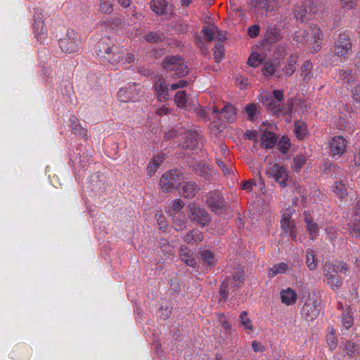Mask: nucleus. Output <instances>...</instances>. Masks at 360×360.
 <instances>
[{"label":"nucleus","mask_w":360,"mask_h":360,"mask_svg":"<svg viewBox=\"0 0 360 360\" xmlns=\"http://www.w3.org/2000/svg\"><path fill=\"white\" fill-rule=\"evenodd\" d=\"M206 203L211 210L217 214L225 207V201L219 191H212L207 194Z\"/></svg>","instance_id":"obj_7"},{"label":"nucleus","mask_w":360,"mask_h":360,"mask_svg":"<svg viewBox=\"0 0 360 360\" xmlns=\"http://www.w3.org/2000/svg\"><path fill=\"white\" fill-rule=\"evenodd\" d=\"M295 63H296V57L291 56L289 58L288 65L284 68V72L286 75L290 76L295 71Z\"/></svg>","instance_id":"obj_52"},{"label":"nucleus","mask_w":360,"mask_h":360,"mask_svg":"<svg viewBox=\"0 0 360 360\" xmlns=\"http://www.w3.org/2000/svg\"><path fill=\"white\" fill-rule=\"evenodd\" d=\"M202 141L201 134L197 129H189L186 131L185 144L187 148H194Z\"/></svg>","instance_id":"obj_17"},{"label":"nucleus","mask_w":360,"mask_h":360,"mask_svg":"<svg viewBox=\"0 0 360 360\" xmlns=\"http://www.w3.org/2000/svg\"><path fill=\"white\" fill-rule=\"evenodd\" d=\"M153 87L158 94V99L160 102H165L168 96V88L165 79L162 76H157L154 81Z\"/></svg>","instance_id":"obj_13"},{"label":"nucleus","mask_w":360,"mask_h":360,"mask_svg":"<svg viewBox=\"0 0 360 360\" xmlns=\"http://www.w3.org/2000/svg\"><path fill=\"white\" fill-rule=\"evenodd\" d=\"M165 159V154H158L153 157V160L148 163L146 169V173L148 177H152L155 174Z\"/></svg>","instance_id":"obj_21"},{"label":"nucleus","mask_w":360,"mask_h":360,"mask_svg":"<svg viewBox=\"0 0 360 360\" xmlns=\"http://www.w3.org/2000/svg\"><path fill=\"white\" fill-rule=\"evenodd\" d=\"M112 0H100V9L105 13H110L113 11Z\"/></svg>","instance_id":"obj_57"},{"label":"nucleus","mask_w":360,"mask_h":360,"mask_svg":"<svg viewBox=\"0 0 360 360\" xmlns=\"http://www.w3.org/2000/svg\"><path fill=\"white\" fill-rule=\"evenodd\" d=\"M96 53L103 61L110 63L112 65L120 64L124 56V51L112 45L109 38H103L97 44Z\"/></svg>","instance_id":"obj_1"},{"label":"nucleus","mask_w":360,"mask_h":360,"mask_svg":"<svg viewBox=\"0 0 360 360\" xmlns=\"http://www.w3.org/2000/svg\"><path fill=\"white\" fill-rule=\"evenodd\" d=\"M344 229L352 237L360 240V220L354 219L347 223Z\"/></svg>","instance_id":"obj_29"},{"label":"nucleus","mask_w":360,"mask_h":360,"mask_svg":"<svg viewBox=\"0 0 360 360\" xmlns=\"http://www.w3.org/2000/svg\"><path fill=\"white\" fill-rule=\"evenodd\" d=\"M202 264L205 267L213 268L217 264L215 255L208 250H203L199 252Z\"/></svg>","instance_id":"obj_22"},{"label":"nucleus","mask_w":360,"mask_h":360,"mask_svg":"<svg viewBox=\"0 0 360 360\" xmlns=\"http://www.w3.org/2000/svg\"><path fill=\"white\" fill-rule=\"evenodd\" d=\"M262 61V58L259 53H252L248 60V64L252 68L258 67Z\"/></svg>","instance_id":"obj_53"},{"label":"nucleus","mask_w":360,"mask_h":360,"mask_svg":"<svg viewBox=\"0 0 360 360\" xmlns=\"http://www.w3.org/2000/svg\"><path fill=\"white\" fill-rule=\"evenodd\" d=\"M338 127L340 130L347 131L349 133L354 131L353 126L350 125L345 119L340 117L338 120Z\"/></svg>","instance_id":"obj_62"},{"label":"nucleus","mask_w":360,"mask_h":360,"mask_svg":"<svg viewBox=\"0 0 360 360\" xmlns=\"http://www.w3.org/2000/svg\"><path fill=\"white\" fill-rule=\"evenodd\" d=\"M312 69V64L309 61H306L301 68L300 75L304 81L310 78L311 70Z\"/></svg>","instance_id":"obj_50"},{"label":"nucleus","mask_w":360,"mask_h":360,"mask_svg":"<svg viewBox=\"0 0 360 360\" xmlns=\"http://www.w3.org/2000/svg\"><path fill=\"white\" fill-rule=\"evenodd\" d=\"M179 259L187 266L195 267L197 262L193 253L187 248L181 247L179 250Z\"/></svg>","instance_id":"obj_20"},{"label":"nucleus","mask_w":360,"mask_h":360,"mask_svg":"<svg viewBox=\"0 0 360 360\" xmlns=\"http://www.w3.org/2000/svg\"><path fill=\"white\" fill-rule=\"evenodd\" d=\"M240 323L242 326L245 328V329L248 330H252L253 327L252 324V321L248 317V314L246 311H242L239 316Z\"/></svg>","instance_id":"obj_48"},{"label":"nucleus","mask_w":360,"mask_h":360,"mask_svg":"<svg viewBox=\"0 0 360 360\" xmlns=\"http://www.w3.org/2000/svg\"><path fill=\"white\" fill-rule=\"evenodd\" d=\"M204 238L203 233L199 230L194 229L184 236V241L187 244H197L201 242Z\"/></svg>","instance_id":"obj_26"},{"label":"nucleus","mask_w":360,"mask_h":360,"mask_svg":"<svg viewBox=\"0 0 360 360\" xmlns=\"http://www.w3.org/2000/svg\"><path fill=\"white\" fill-rule=\"evenodd\" d=\"M216 161L219 167L221 169V170L224 174H228L233 172V167L231 165V163H229V165H227L225 162L219 159H217Z\"/></svg>","instance_id":"obj_60"},{"label":"nucleus","mask_w":360,"mask_h":360,"mask_svg":"<svg viewBox=\"0 0 360 360\" xmlns=\"http://www.w3.org/2000/svg\"><path fill=\"white\" fill-rule=\"evenodd\" d=\"M283 39V35L279 27L274 24L267 25L264 34V41L269 44L277 43Z\"/></svg>","instance_id":"obj_12"},{"label":"nucleus","mask_w":360,"mask_h":360,"mask_svg":"<svg viewBox=\"0 0 360 360\" xmlns=\"http://www.w3.org/2000/svg\"><path fill=\"white\" fill-rule=\"evenodd\" d=\"M262 103L268 111L272 112L274 114L281 112L280 103L274 100V98L269 94H265L262 96Z\"/></svg>","instance_id":"obj_18"},{"label":"nucleus","mask_w":360,"mask_h":360,"mask_svg":"<svg viewBox=\"0 0 360 360\" xmlns=\"http://www.w3.org/2000/svg\"><path fill=\"white\" fill-rule=\"evenodd\" d=\"M347 141L342 136H335L330 142V153L333 157H340L346 150Z\"/></svg>","instance_id":"obj_10"},{"label":"nucleus","mask_w":360,"mask_h":360,"mask_svg":"<svg viewBox=\"0 0 360 360\" xmlns=\"http://www.w3.org/2000/svg\"><path fill=\"white\" fill-rule=\"evenodd\" d=\"M306 32H297L295 34L293 40L296 41L297 43H301V44H311V41H309V38H306L305 36Z\"/></svg>","instance_id":"obj_59"},{"label":"nucleus","mask_w":360,"mask_h":360,"mask_svg":"<svg viewBox=\"0 0 360 360\" xmlns=\"http://www.w3.org/2000/svg\"><path fill=\"white\" fill-rule=\"evenodd\" d=\"M32 26L37 38H41V37H43L46 32V29L44 27V22L40 20L39 22H34Z\"/></svg>","instance_id":"obj_51"},{"label":"nucleus","mask_w":360,"mask_h":360,"mask_svg":"<svg viewBox=\"0 0 360 360\" xmlns=\"http://www.w3.org/2000/svg\"><path fill=\"white\" fill-rule=\"evenodd\" d=\"M233 288L231 285L230 278L226 277L224 281L222 282L220 289H219V295H220V300H226L228 297L230 288Z\"/></svg>","instance_id":"obj_38"},{"label":"nucleus","mask_w":360,"mask_h":360,"mask_svg":"<svg viewBox=\"0 0 360 360\" xmlns=\"http://www.w3.org/2000/svg\"><path fill=\"white\" fill-rule=\"evenodd\" d=\"M200 188L194 181H188L182 188V195L185 198H192L199 191Z\"/></svg>","instance_id":"obj_27"},{"label":"nucleus","mask_w":360,"mask_h":360,"mask_svg":"<svg viewBox=\"0 0 360 360\" xmlns=\"http://www.w3.org/2000/svg\"><path fill=\"white\" fill-rule=\"evenodd\" d=\"M334 267V270L337 272L343 274L344 275L347 276L349 273V266L342 261H335L333 264H331Z\"/></svg>","instance_id":"obj_45"},{"label":"nucleus","mask_w":360,"mask_h":360,"mask_svg":"<svg viewBox=\"0 0 360 360\" xmlns=\"http://www.w3.org/2000/svg\"><path fill=\"white\" fill-rule=\"evenodd\" d=\"M219 32V29L215 25H210L203 27L201 33L203 34L204 38L208 41L211 42L216 37L217 33Z\"/></svg>","instance_id":"obj_34"},{"label":"nucleus","mask_w":360,"mask_h":360,"mask_svg":"<svg viewBox=\"0 0 360 360\" xmlns=\"http://www.w3.org/2000/svg\"><path fill=\"white\" fill-rule=\"evenodd\" d=\"M184 206V202L181 199L173 200L168 206V212L173 215L174 213H180L179 212Z\"/></svg>","instance_id":"obj_39"},{"label":"nucleus","mask_w":360,"mask_h":360,"mask_svg":"<svg viewBox=\"0 0 360 360\" xmlns=\"http://www.w3.org/2000/svg\"><path fill=\"white\" fill-rule=\"evenodd\" d=\"M174 101L179 107L183 108L186 106L188 101L187 94L185 91H179L176 93Z\"/></svg>","instance_id":"obj_46"},{"label":"nucleus","mask_w":360,"mask_h":360,"mask_svg":"<svg viewBox=\"0 0 360 360\" xmlns=\"http://www.w3.org/2000/svg\"><path fill=\"white\" fill-rule=\"evenodd\" d=\"M267 174L273 177L275 181L278 183L282 188L287 186V181L288 180V174L286 169L278 164H274L271 166Z\"/></svg>","instance_id":"obj_9"},{"label":"nucleus","mask_w":360,"mask_h":360,"mask_svg":"<svg viewBox=\"0 0 360 360\" xmlns=\"http://www.w3.org/2000/svg\"><path fill=\"white\" fill-rule=\"evenodd\" d=\"M150 9L158 15H167L173 11L172 5L167 0H152L150 2Z\"/></svg>","instance_id":"obj_11"},{"label":"nucleus","mask_w":360,"mask_h":360,"mask_svg":"<svg viewBox=\"0 0 360 360\" xmlns=\"http://www.w3.org/2000/svg\"><path fill=\"white\" fill-rule=\"evenodd\" d=\"M81 44V39L78 33L73 30H68L66 34L58 40V45L62 51L66 53L77 52Z\"/></svg>","instance_id":"obj_4"},{"label":"nucleus","mask_w":360,"mask_h":360,"mask_svg":"<svg viewBox=\"0 0 360 360\" xmlns=\"http://www.w3.org/2000/svg\"><path fill=\"white\" fill-rule=\"evenodd\" d=\"M293 13L296 20L302 22L309 20L311 18L307 6H305V1L302 5L297 6L293 11Z\"/></svg>","instance_id":"obj_31"},{"label":"nucleus","mask_w":360,"mask_h":360,"mask_svg":"<svg viewBox=\"0 0 360 360\" xmlns=\"http://www.w3.org/2000/svg\"><path fill=\"white\" fill-rule=\"evenodd\" d=\"M243 274L239 271L236 272L233 277L230 278L231 285L233 286V288H236L243 282Z\"/></svg>","instance_id":"obj_63"},{"label":"nucleus","mask_w":360,"mask_h":360,"mask_svg":"<svg viewBox=\"0 0 360 360\" xmlns=\"http://www.w3.org/2000/svg\"><path fill=\"white\" fill-rule=\"evenodd\" d=\"M294 132L298 139H304L307 134L306 125L300 122H295Z\"/></svg>","instance_id":"obj_47"},{"label":"nucleus","mask_w":360,"mask_h":360,"mask_svg":"<svg viewBox=\"0 0 360 360\" xmlns=\"http://www.w3.org/2000/svg\"><path fill=\"white\" fill-rule=\"evenodd\" d=\"M162 67L173 78L184 77L188 72L184 59L179 56H166L162 63Z\"/></svg>","instance_id":"obj_2"},{"label":"nucleus","mask_w":360,"mask_h":360,"mask_svg":"<svg viewBox=\"0 0 360 360\" xmlns=\"http://www.w3.org/2000/svg\"><path fill=\"white\" fill-rule=\"evenodd\" d=\"M354 319L352 315L347 312L346 314H344L342 317V326L347 329H349L353 325Z\"/></svg>","instance_id":"obj_58"},{"label":"nucleus","mask_w":360,"mask_h":360,"mask_svg":"<svg viewBox=\"0 0 360 360\" xmlns=\"http://www.w3.org/2000/svg\"><path fill=\"white\" fill-rule=\"evenodd\" d=\"M173 224L175 230L180 231L186 228L187 220L181 213H174L173 215Z\"/></svg>","instance_id":"obj_33"},{"label":"nucleus","mask_w":360,"mask_h":360,"mask_svg":"<svg viewBox=\"0 0 360 360\" xmlns=\"http://www.w3.org/2000/svg\"><path fill=\"white\" fill-rule=\"evenodd\" d=\"M213 51H214V56L215 61L217 63H219L224 56V46L220 43H217L215 45Z\"/></svg>","instance_id":"obj_56"},{"label":"nucleus","mask_w":360,"mask_h":360,"mask_svg":"<svg viewBox=\"0 0 360 360\" xmlns=\"http://www.w3.org/2000/svg\"><path fill=\"white\" fill-rule=\"evenodd\" d=\"M213 112L220 113L221 116L228 122H233L236 118V108L231 104L225 105L220 112L214 108Z\"/></svg>","instance_id":"obj_16"},{"label":"nucleus","mask_w":360,"mask_h":360,"mask_svg":"<svg viewBox=\"0 0 360 360\" xmlns=\"http://www.w3.org/2000/svg\"><path fill=\"white\" fill-rule=\"evenodd\" d=\"M326 342L328 345L330 349L333 350L337 347V339L335 336V330L332 328L326 335Z\"/></svg>","instance_id":"obj_54"},{"label":"nucleus","mask_w":360,"mask_h":360,"mask_svg":"<svg viewBox=\"0 0 360 360\" xmlns=\"http://www.w3.org/2000/svg\"><path fill=\"white\" fill-rule=\"evenodd\" d=\"M333 191L340 198H344L347 195V188L345 184L341 181H335V186L333 187Z\"/></svg>","instance_id":"obj_49"},{"label":"nucleus","mask_w":360,"mask_h":360,"mask_svg":"<svg viewBox=\"0 0 360 360\" xmlns=\"http://www.w3.org/2000/svg\"><path fill=\"white\" fill-rule=\"evenodd\" d=\"M127 91V94L129 95L127 98H129L130 101L134 102L139 98L141 89L140 85L136 83L129 84L127 86L124 87Z\"/></svg>","instance_id":"obj_32"},{"label":"nucleus","mask_w":360,"mask_h":360,"mask_svg":"<svg viewBox=\"0 0 360 360\" xmlns=\"http://www.w3.org/2000/svg\"><path fill=\"white\" fill-rule=\"evenodd\" d=\"M143 38L145 41L149 43H158L164 40V34L160 31L149 32L146 34Z\"/></svg>","instance_id":"obj_37"},{"label":"nucleus","mask_w":360,"mask_h":360,"mask_svg":"<svg viewBox=\"0 0 360 360\" xmlns=\"http://www.w3.org/2000/svg\"><path fill=\"white\" fill-rule=\"evenodd\" d=\"M345 350L347 352V354L350 356H352L355 354H360V347L359 345L355 342L349 340L347 341L345 346Z\"/></svg>","instance_id":"obj_42"},{"label":"nucleus","mask_w":360,"mask_h":360,"mask_svg":"<svg viewBox=\"0 0 360 360\" xmlns=\"http://www.w3.org/2000/svg\"><path fill=\"white\" fill-rule=\"evenodd\" d=\"M182 181L181 173L176 169H172L162 175L159 184L162 191L170 192L174 189H177Z\"/></svg>","instance_id":"obj_3"},{"label":"nucleus","mask_w":360,"mask_h":360,"mask_svg":"<svg viewBox=\"0 0 360 360\" xmlns=\"http://www.w3.org/2000/svg\"><path fill=\"white\" fill-rule=\"evenodd\" d=\"M260 106L256 103H249L243 109V112L246 114L248 120L252 122H255L259 118Z\"/></svg>","instance_id":"obj_25"},{"label":"nucleus","mask_w":360,"mask_h":360,"mask_svg":"<svg viewBox=\"0 0 360 360\" xmlns=\"http://www.w3.org/2000/svg\"><path fill=\"white\" fill-rule=\"evenodd\" d=\"M302 314L307 321H311L318 317L319 310L316 306L306 303L302 309Z\"/></svg>","instance_id":"obj_24"},{"label":"nucleus","mask_w":360,"mask_h":360,"mask_svg":"<svg viewBox=\"0 0 360 360\" xmlns=\"http://www.w3.org/2000/svg\"><path fill=\"white\" fill-rule=\"evenodd\" d=\"M291 146L288 136H283L278 143V148L283 153L286 154Z\"/></svg>","instance_id":"obj_43"},{"label":"nucleus","mask_w":360,"mask_h":360,"mask_svg":"<svg viewBox=\"0 0 360 360\" xmlns=\"http://www.w3.org/2000/svg\"><path fill=\"white\" fill-rule=\"evenodd\" d=\"M278 141L276 134L269 131H264L261 136V145L263 148L271 149Z\"/></svg>","instance_id":"obj_19"},{"label":"nucleus","mask_w":360,"mask_h":360,"mask_svg":"<svg viewBox=\"0 0 360 360\" xmlns=\"http://www.w3.org/2000/svg\"><path fill=\"white\" fill-rule=\"evenodd\" d=\"M337 77L338 79H340L343 82L347 84H349L354 80V76L352 75L351 70H340Z\"/></svg>","instance_id":"obj_44"},{"label":"nucleus","mask_w":360,"mask_h":360,"mask_svg":"<svg viewBox=\"0 0 360 360\" xmlns=\"http://www.w3.org/2000/svg\"><path fill=\"white\" fill-rule=\"evenodd\" d=\"M288 269V265L285 263H279L275 264L273 267L269 269L268 276L270 278L276 276L277 274H282L286 272Z\"/></svg>","instance_id":"obj_36"},{"label":"nucleus","mask_w":360,"mask_h":360,"mask_svg":"<svg viewBox=\"0 0 360 360\" xmlns=\"http://www.w3.org/2000/svg\"><path fill=\"white\" fill-rule=\"evenodd\" d=\"M306 158L304 155H297L293 158V162L291 165L292 169L296 172H298L300 171L302 167L306 163Z\"/></svg>","instance_id":"obj_40"},{"label":"nucleus","mask_w":360,"mask_h":360,"mask_svg":"<svg viewBox=\"0 0 360 360\" xmlns=\"http://www.w3.org/2000/svg\"><path fill=\"white\" fill-rule=\"evenodd\" d=\"M187 213L190 221L202 228L207 226L211 219L210 214L205 209L194 204L188 205Z\"/></svg>","instance_id":"obj_5"},{"label":"nucleus","mask_w":360,"mask_h":360,"mask_svg":"<svg viewBox=\"0 0 360 360\" xmlns=\"http://www.w3.org/2000/svg\"><path fill=\"white\" fill-rule=\"evenodd\" d=\"M310 32L311 34L313 36V39H309V41H311V42L314 41L315 44H316L317 41L321 39L323 34L320 28L317 25H311L310 27Z\"/></svg>","instance_id":"obj_55"},{"label":"nucleus","mask_w":360,"mask_h":360,"mask_svg":"<svg viewBox=\"0 0 360 360\" xmlns=\"http://www.w3.org/2000/svg\"><path fill=\"white\" fill-rule=\"evenodd\" d=\"M195 172L205 180H210L212 177V171L205 163L198 164L195 168Z\"/></svg>","instance_id":"obj_35"},{"label":"nucleus","mask_w":360,"mask_h":360,"mask_svg":"<svg viewBox=\"0 0 360 360\" xmlns=\"http://www.w3.org/2000/svg\"><path fill=\"white\" fill-rule=\"evenodd\" d=\"M323 276L326 279L327 284L334 292H338L342 287V281L330 263L327 262L323 266Z\"/></svg>","instance_id":"obj_6"},{"label":"nucleus","mask_w":360,"mask_h":360,"mask_svg":"<svg viewBox=\"0 0 360 360\" xmlns=\"http://www.w3.org/2000/svg\"><path fill=\"white\" fill-rule=\"evenodd\" d=\"M305 6L311 18L319 16L324 10V4L320 0H306Z\"/></svg>","instance_id":"obj_15"},{"label":"nucleus","mask_w":360,"mask_h":360,"mask_svg":"<svg viewBox=\"0 0 360 360\" xmlns=\"http://www.w3.org/2000/svg\"><path fill=\"white\" fill-rule=\"evenodd\" d=\"M263 74L265 76L272 75L275 72V66L271 62H266L264 63V67L262 68Z\"/></svg>","instance_id":"obj_64"},{"label":"nucleus","mask_w":360,"mask_h":360,"mask_svg":"<svg viewBox=\"0 0 360 360\" xmlns=\"http://www.w3.org/2000/svg\"><path fill=\"white\" fill-rule=\"evenodd\" d=\"M70 121L73 134L84 139L88 138L87 130L81 126L76 117H71Z\"/></svg>","instance_id":"obj_30"},{"label":"nucleus","mask_w":360,"mask_h":360,"mask_svg":"<svg viewBox=\"0 0 360 360\" xmlns=\"http://www.w3.org/2000/svg\"><path fill=\"white\" fill-rule=\"evenodd\" d=\"M304 222L306 224V230L309 233L311 238H316L319 231V225L314 221L309 214H304Z\"/></svg>","instance_id":"obj_28"},{"label":"nucleus","mask_w":360,"mask_h":360,"mask_svg":"<svg viewBox=\"0 0 360 360\" xmlns=\"http://www.w3.org/2000/svg\"><path fill=\"white\" fill-rule=\"evenodd\" d=\"M306 264L310 270H313L316 267V260L314 251L311 249L306 250Z\"/></svg>","instance_id":"obj_41"},{"label":"nucleus","mask_w":360,"mask_h":360,"mask_svg":"<svg viewBox=\"0 0 360 360\" xmlns=\"http://www.w3.org/2000/svg\"><path fill=\"white\" fill-rule=\"evenodd\" d=\"M291 211L289 212L288 216L283 215L281 220V225L284 233L291 238L292 240L296 239V225L294 221L290 219Z\"/></svg>","instance_id":"obj_14"},{"label":"nucleus","mask_w":360,"mask_h":360,"mask_svg":"<svg viewBox=\"0 0 360 360\" xmlns=\"http://www.w3.org/2000/svg\"><path fill=\"white\" fill-rule=\"evenodd\" d=\"M257 2L256 6L260 8L267 12L273 10V6L271 0H255Z\"/></svg>","instance_id":"obj_61"},{"label":"nucleus","mask_w":360,"mask_h":360,"mask_svg":"<svg viewBox=\"0 0 360 360\" xmlns=\"http://www.w3.org/2000/svg\"><path fill=\"white\" fill-rule=\"evenodd\" d=\"M352 49L349 34L346 32L340 33L334 46V51L339 57H347Z\"/></svg>","instance_id":"obj_8"},{"label":"nucleus","mask_w":360,"mask_h":360,"mask_svg":"<svg viewBox=\"0 0 360 360\" xmlns=\"http://www.w3.org/2000/svg\"><path fill=\"white\" fill-rule=\"evenodd\" d=\"M280 295L282 303L287 306L293 305L297 301V295L296 292L290 288L282 290Z\"/></svg>","instance_id":"obj_23"}]
</instances>
